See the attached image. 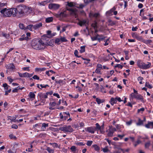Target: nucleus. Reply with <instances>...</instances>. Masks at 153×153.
Segmentation results:
<instances>
[{
  "label": "nucleus",
  "mask_w": 153,
  "mask_h": 153,
  "mask_svg": "<svg viewBox=\"0 0 153 153\" xmlns=\"http://www.w3.org/2000/svg\"><path fill=\"white\" fill-rule=\"evenodd\" d=\"M59 115L61 119H62L63 120H66V119L68 117V116H65V115L63 116V115L61 113H60Z\"/></svg>",
  "instance_id": "nucleus-28"
},
{
  "label": "nucleus",
  "mask_w": 153,
  "mask_h": 153,
  "mask_svg": "<svg viewBox=\"0 0 153 153\" xmlns=\"http://www.w3.org/2000/svg\"><path fill=\"white\" fill-rule=\"evenodd\" d=\"M46 69V68H36L35 69V70L37 71H42L45 70Z\"/></svg>",
  "instance_id": "nucleus-27"
},
{
  "label": "nucleus",
  "mask_w": 153,
  "mask_h": 153,
  "mask_svg": "<svg viewBox=\"0 0 153 153\" xmlns=\"http://www.w3.org/2000/svg\"><path fill=\"white\" fill-rule=\"evenodd\" d=\"M103 151L104 152H107L108 151V149L107 147L103 149Z\"/></svg>",
  "instance_id": "nucleus-63"
},
{
  "label": "nucleus",
  "mask_w": 153,
  "mask_h": 153,
  "mask_svg": "<svg viewBox=\"0 0 153 153\" xmlns=\"http://www.w3.org/2000/svg\"><path fill=\"white\" fill-rule=\"evenodd\" d=\"M20 89V87H18L14 89H13L12 90V92L13 93L17 92L18 90Z\"/></svg>",
  "instance_id": "nucleus-50"
},
{
  "label": "nucleus",
  "mask_w": 153,
  "mask_h": 153,
  "mask_svg": "<svg viewBox=\"0 0 153 153\" xmlns=\"http://www.w3.org/2000/svg\"><path fill=\"white\" fill-rule=\"evenodd\" d=\"M144 108H142L140 109H138L137 111L138 113L141 112V113H142V112L144 111Z\"/></svg>",
  "instance_id": "nucleus-49"
},
{
  "label": "nucleus",
  "mask_w": 153,
  "mask_h": 153,
  "mask_svg": "<svg viewBox=\"0 0 153 153\" xmlns=\"http://www.w3.org/2000/svg\"><path fill=\"white\" fill-rule=\"evenodd\" d=\"M137 65L140 68H143L144 65V63L141 61L140 60H138L137 62Z\"/></svg>",
  "instance_id": "nucleus-9"
},
{
  "label": "nucleus",
  "mask_w": 153,
  "mask_h": 153,
  "mask_svg": "<svg viewBox=\"0 0 153 153\" xmlns=\"http://www.w3.org/2000/svg\"><path fill=\"white\" fill-rule=\"evenodd\" d=\"M7 79L9 81L10 83H11L13 81V79H11V78L10 76L8 77H7Z\"/></svg>",
  "instance_id": "nucleus-61"
},
{
  "label": "nucleus",
  "mask_w": 153,
  "mask_h": 153,
  "mask_svg": "<svg viewBox=\"0 0 153 153\" xmlns=\"http://www.w3.org/2000/svg\"><path fill=\"white\" fill-rule=\"evenodd\" d=\"M9 137L11 139L16 140V137L12 134H10L9 135Z\"/></svg>",
  "instance_id": "nucleus-43"
},
{
  "label": "nucleus",
  "mask_w": 153,
  "mask_h": 153,
  "mask_svg": "<svg viewBox=\"0 0 153 153\" xmlns=\"http://www.w3.org/2000/svg\"><path fill=\"white\" fill-rule=\"evenodd\" d=\"M87 23V21L85 20H83L82 21H79L78 23V24L80 26H82L86 24Z\"/></svg>",
  "instance_id": "nucleus-14"
},
{
  "label": "nucleus",
  "mask_w": 153,
  "mask_h": 153,
  "mask_svg": "<svg viewBox=\"0 0 153 153\" xmlns=\"http://www.w3.org/2000/svg\"><path fill=\"white\" fill-rule=\"evenodd\" d=\"M132 35L133 37H134L135 38H137L138 36L135 33H132Z\"/></svg>",
  "instance_id": "nucleus-54"
},
{
  "label": "nucleus",
  "mask_w": 153,
  "mask_h": 153,
  "mask_svg": "<svg viewBox=\"0 0 153 153\" xmlns=\"http://www.w3.org/2000/svg\"><path fill=\"white\" fill-rule=\"evenodd\" d=\"M3 86L4 88V89L6 90L8 89L10 87L9 86L7 85V84L6 83L3 84Z\"/></svg>",
  "instance_id": "nucleus-40"
},
{
  "label": "nucleus",
  "mask_w": 153,
  "mask_h": 153,
  "mask_svg": "<svg viewBox=\"0 0 153 153\" xmlns=\"http://www.w3.org/2000/svg\"><path fill=\"white\" fill-rule=\"evenodd\" d=\"M49 144L52 145V147L53 148H59L60 146H59L58 144L56 143H49Z\"/></svg>",
  "instance_id": "nucleus-21"
},
{
  "label": "nucleus",
  "mask_w": 153,
  "mask_h": 153,
  "mask_svg": "<svg viewBox=\"0 0 153 153\" xmlns=\"http://www.w3.org/2000/svg\"><path fill=\"white\" fill-rule=\"evenodd\" d=\"M116 9L115 7H114L112 9H111L110 10L106 12V14L108 16H111L112 15V13Z\"/></svg>",
  "instance_id": "nucleus-15"
},
{
  "label": "nucleus",
  "mask_w": 153,
  "mask_h": 153,
  "mask_svg": "<svg viewBox=\"0 0 153 153\" xmlns=\"http://www.w3.org/2000/svg\"><path fill=\"white\" fill-rule=\"evenodd\" d=\"M29 39V38L27 36H25V35H23L21 36V37L19 38V40L20 41H22L24 40H28Z\"/></svg>",
  "instance_id": "nucleus-20"
},
{
  "label": "nucleus",
  "mask_w": 153,
  "mask_h": 153,
  "mask_svg": "<svg viewBox=\"0 0 153 153\" xmlns=\"http://www.w3.org/2000/svg\"><path fill=\"white\" fill-rule=\"evenodd\" d=\"M141 141L138 139L136 142L133 143V145L135 147H136L138 144L141 143Z\"/></svg>",
  "instance_id": "nucleus-31"
},
{
  "label": "nucleus",
  "mask_w": 153,
  "mask_h": 153,
  "mask_svg": "<svg viewBox=\"0 0 153 153\" xmlns=\"http://www.w3.org/2000/svg\"><path fill=\"white\" fill-rule=\"evenodd\" d=\"M67 10L71 12V14L74 16L75 18L77 17V10L76 9H73L71 8H67Z\"/></svg>",
  "instance_id": "nucleus-8"
},
{
  "label": "nucleus",
  "mask_w": 153,
  "mask_h": 153,
  "mask_svg": "<svg viewBox=\"0 0 153 153\" xmlns=\"http://www.w3.org/2000/svg\"><path fill=\"white\" fill-rule=\"evenodd\" d=\"M143 79V78L141 76H139L138 77L137 80L138 81H140V84H142L143 83L142 82V80Z\"/></svg>",
  "instance_id": "nucleus-47"
},
{
  "label": "nucleus",
  "mask_w": 153,
  "mask_h": 153,
  "mask_svg": "<svg viewBox=\"0 0 153 153\" xmlns=\"http://www.w3.org/2000/svg\"><path fill=\"white\" fill-rule=\"evenodd\" d=\"M146 120L145 118H144V120H141L140 119H139L138 120V122L137 123V124H143V121H145Z\"/></svg>",
  "instance_id": "nucleus-42"
},
{
  "label": "nucleus",
  "mask_w": 153,
  "mask_h": 153,
  "mask_svg": "<svg viewBox=\"0 0 153 153\" xmlns=\"http://www.w3.org/2000/svg\"><path fill=\"white\" fill-rule=\"evenodd\" d=\"M120 153H125L126 152L128 153L130 150L129 149H120Z\"/></svg>",
  "instance_id": "nucleus-25"
},
{
  "label": "nucleus",
  "mask_w": 153,
  "mask_h": 153,
  "mask_svg": "<svg viewBox=\"0 0 153 153\" xmlns=\"http://www.w3.org/2000/svg\"><path fill=\"white\" fill-rule=\"evenodd\" d=\"M70 149L73 153H75L76 151V147L75 146H72L71 147Z\"/></svg>",
  "instance_id": "nucleus-36"
},
{
  "label": "nucleus",
  "mask_w": 153,
  "mask_h": 153,
  "mask_svg": "<svg viewBox=\"0 0 153 153\" xmlns=\"http://www.w3.org/2000/svg\"><path fill=\"white\" fill-rule=\"evenodd\" d=\"M76 144L79 146H84L85 145V143H84L83 142H77L76 143Z\"/></svg>",
  "instance_id": "nucleus-52"
},
{
  "label": "nucleus",
  "mask_w": 153,
  "mask_h": 153,
  "mask_svg": "<svg viewBox=\"0 0 153 153\" xmlns=\"http://www.w3.org/2000/svg\"><path fill=\"white\" fill-rule=\"evenodd\" d=\"M42 23L39 22L38 24H36L33 25V29L36 30L39 29V28L42 27Z\"/></svg>",
  "instance_id": "nucleus-11"
},
{
  "label": "nucleus",
  "mask_w": 153,
  "mask_h": 153,
  "mask_svg": "<svg viewBox=\"0 0 153 153\" xmlns=\"http://www.w3.org/2000/svg\"><path fill=\"white\" fill-rule=\"evenodd\" d=\"M33 78L34 79L39 80V77L37 75H35L33 77Z\"/></svg>",
  "instance_id": "nucleus-62"
},
{
  "label": "nucleus",
  "mask_w": 153,
  "mask_h": 153,
  "mask_svg": "<svg viewBox=\"0 0 153 153\" xmlns=\"http://www.w3.org/2000/svg\"><path fill=\"white\" fill-rule=\"evenodd\" d=\"M16 10V8L7 9L6 8H4L1 10L0 11L2 14L6 17H9L11 15L14 17Z\"/></svg>",
  "instance_id": "nucleus-2"
},
{
  "label": "nucleus",
  "mask_w": 153,
  "mask_h": 153,
  "mask_svg": "<svg viewBox=\"0 0 153 153\" xmlns=\"http://www.w3.org/2000/svg\"><path fill=\"white\" fill-rule=\"evenodd\" d=\"M150 145V142L148 141L145 143V147L146 148H148L149 147Z\"/></svg>",
  "instance_id": "nucleus-48"
},
{
  "label": "nucleus",
  "mask_w": 153,
  "mask_h": 153,
  "mask_svg": "<svg viewBox=\"0 0 153 153\" xmlns=\"http://www.w3.org/2000/svg\"><path fill=\"white\" fill-rule=\"evenodd\" d=\"M50 0H47L46 1H41V2H39L38 4L40 6H44L48 3L50 2Z\"/></svg>",
  "instance_id": "nucleus-12"
},
{
  "label": "nucleus",
  "mask_w": 153,
  "mask_h": 153,
  "mask_svg": "<svg viewBox=\"0 0 153 153\" xmlns=\"http://www.w3.org/2000/svg\"><path fill=\"white\" fill-rule=\"evenodd\" d=\"M40 97H41L42 98H43L44 99H46L48 98V94H47V93L45 94H41L39 95Z\"/></svg>",
  "instance_id": "nucleus-23"
},
{
  "label": "nucleus",
  "mask_w": 153,
  "mask_h": 153,
  "mask_svg": "<svg viewBox=\"0 0 153 153\" xmlns=\"http://www.w3.org/2000/svg\"><path fill=\"white\" fill-rule=\"evenodd\" d=\"M89 16L91 18H95L96 13H94L92 12H91L89 14Z\"/></svg>",
  "instance_id": "nucleus-33"
},
{
  "label": "nucleus",
  "mask_w": 153,
  "mask_h": 153,
  "mask_svg": "<svg viewBox=\"0 0 153 153\" xmlns=\"http://www.w3.org/2000/svg\"><path fill=\"white\" fill-rule=\"evenodd\" d=\"M25 16L24 5H21L19 6L18 9L16 8V13L14 17L18 18H21Z\"/></svg>",
  "instance_id": "nucleus-3"
},
{
  "label": "nucleus",
  "mask_w": 153,
  "mask_h": 153,
  "mask_svg": "<svg viewBox=\"0 0 153 153\" xmlns=\"http://www.w3.org/2000/svg\"><path fill=\"white\" fill-rule=\"evenodd\" d=\"M136 99L137 100H140L143 102L144 101L143 97L141 95L139 94H137Z\"/></svg>",
  "instance_id": "nucleus-17"
},
{
  "label": "nucleus",
  "mask_w": 153,
  "mask_h": 153,
  "mask_svg": "<svg viewBox=\"0 0 153 153\" xmlns=\"http://www.w3.org/2000/svg\"><path fill=\"white\" fill-rule=\"evenodd\" d=\"M48 125H42V126L41 127V130L43 131H45V130L46 127H48Z\"/></svg>",
  "instance_id": "nucleus-53"
},
{
  "label": "nucleus",
  "mask_w": 153,
  "mask_h": 153,
  "mask_svg": "<svg viewBox=\"0 0 153 153\" xmlns=\"http://www.w3.org/2000/svg\"><path fill=\"white\" fill-rule=\"evenodd\" d=\"M92 141H88L86 143L87 145L88 146H90L92 144Z\"/></svg>",
  "instance_id": "nucleus-58"
},
{
  "label": "nucleus",
  "mask_w": 153,
  "mask_h": 153,
  "mask_svg": "<svg viewBox=\"0 0 153 153\" xmlns=\"http://www.w3.org/2000/svg\"><path fill=\"white\" fill-rule=\"evenodd\" d=\"M114 67L115 68H120L121 69H122L123 66L122 65H120V64H117L116 65L114 66Z\"/></svg>",
  "instance_id": "nucleus-56"
},
{
  "label": "nucleus",
  "mask_w": 153,
  "mask_h": 153,
  "mask_svg": "<svg viewBox=\"0 0 153 153\" xmlns=\"http://www.w3.org/2000/svg\"><path fill=\"white\" fill-rule=\"evenodd\" d=\"M109 128L107 131V135L108 137H112L113 136L114 132L116 131V129L114 128H113L111 126H109Z\"/></svg>",
  "instance_id": "nucleus-5"
},
{
  "label": "nucleus",
  "mask_w": 153,
  "mask_h": 153,
  "mask_svg": "<svg viewBox=\"0 0 153 153\" xmlns=\"http://www.w3.org/2000/svg\"><path fill=\"white\" fill-rule=\"evenodd\" d=\"M9 68L11 69H14L15 68V66L13 64H9Z\"/></svg>",
  "instance_id": "nucleus-57"
},
{
  "label": "nucleus",
  "mask_w": 153,
  "mask_h": 153,
  "mask_svg": "<svg viewBox=\"0 0 153 153\" xmlns=\"http://www.w3.org/2000/svg\"><path fill=\"white\" fill-rule=\"evenodd\" d=\"M111 100L115 104L117 102V100L116 99V98L115 99H114V98H111Z\"/></svg>",
  "instance_id": "nucleus-59"
},
{
  "label": "nucleus",
  "mask_w": 153,
  "mask_h": 153,
  "mask_svg": "<svg viewBox=\"0 0 153 153\" xmlns=\"http://www.w3.org/2000/svg\"><path fill=\"white\" fill-rule=\"evenodd\" d=\"M7 5V3H0V9L3 7L6 6Z\"/></svg>",
  "instance_id": "nucleus-35"
},
{
  "label": "nucleus",
  "mask_w": 153,
  "mask_h": 153,
  "mask_svg": "<svg viewBox=\"0 0 153 153\" xmlns=\"http://www.w3.org/2000/svg\"><path fill=\"white\" fill-rule=\"evenodd\" d=\"M26 30L28 29L30 31H32L33 29V25H29L26 27Z\"/></svg>",
  "instance_id": "nucleus-22"
},
{
  "label": "nucleus",
  "mask_w": 153,
  "mask_h": 153,
  "mask_svg": "<svg viewBox=\"0 0 153 153\" xmlns=\"http://www.w3.org/2000/svg\"><path fill=\"white\" fill-rule=\"evenodd\" d=\"M78 52L77 50H75L74 51V54L75 56L78 57H80V56H78Z\"/></svg>",
  "instance_id": "nucleus-60"
},
{
  "label": "nucleus",
  "mask_w": 153,
  "mask_h": 153,
  "mask_svg": "<svg viewBox=\"0 0 153 153\" xmlns=\"http://www.w3.org/2000/svg\"><path fill=\"white\" fill-rule=\"evenodd\" d=\"M60 17H65L66 16V12L65 11L61 12L59 14Z\"/></svg>",
  "instance_id": "nucleus-39"
},
{
  "label": "nucleus",
  "mask_w": 153,
  "mask_h": 153,
  "mask_svg": "<svg viewBox=\"0 0 153 153\" xmlns=\"http://www.w3.org/2000/svg\"><path fill=\"white\" fill-rule=\"evenodd\" d=\"M32 48L36 50L44 49L45 46V44L42 40H33L31 44Z\"/></svg>",
  "instance_id": "nucleus-1"
},
{
  "label": "nucleus",
  "mask_w": 153,
  "mask_h": 153,
  "mask_svg": "<svg viewBox=\"0 0 153 153\" xmlns=\"http://www.w3.org/2000/svg\"><path fill=\"white\" fill-rule=\"evenodd\" d=\"M85 130L91 133H94V130L92 127L87 128H86Z\"/></svg>",
  "instance_id": "nucleus-19"
},
{
  "label": "nucleus",
  "mask_w": 153,
  "mask_h": 153,
  "mask_svg": "<svg viewBox=\"0 0 153 153\" xmlns=\"http://www.w3.org/2000/svg\"><path fill=\"white\" fill-rule=\"evenodd\" d=\"M59 130H61L64 132H72L73 131V129L71 127V126H66L65 127H61L59 128H55V131H59Z\"/></svg>",
  "instance_id": "nucleus-4"
},
{
  "label": "nucleus",
  "mask_w": 153,
  "mask_h": 153,
  "mask_svg": "<svg viewBox=\"0 0 153 153\" xmlns=\"http://www.w3.org/2000/svg\"><path fill=\"white\" fill-rule=\"evenodd\" d=\"M67 5L71 7H72L75 6V4L73 2H68Z\"/></svg>",
  "instance_id": "nucleus-34"
},
{
  "label": "nucleus",
  "mask_w": 153,
  "mask_h": 153,
  "mask_svg": "<svg viewBox=\"0 0 153 153\" xmlns=\"http://www.w3.org/2000/svg\"><path fill=\"white\" fill-rule=\"evenodd\" d=\"M145 86L148 87L149 89H151L153 88L152 85L150 84L148 82H146Z\"/></svg>",
  "instance_id": "nucleus-32"
},
{
  "label": "nucleus",
  "mask_w": 153,
  "mask_h": 153,
  "mask_svg": "<svg viewBox=\"0 0 153 153\" xmlns=\"http://www.w3.org/2000/svg\"><path fill=\"white\" fill-rule=\"evenodd\" d=\"M19 26L20 29L24 30H26V27L24 26V25L23 24L20 23L19 24Z\"/></svg>",
  "instance_id": "nucleus-38"
},
{
  "label": "nucleus",
  "mask_w": 153,
  "mask_h": 153,
  "mask_svg": "<svg viewBox=\"0 0 153 153\" xmlns=\"http://www.w3.org/2000/svg\"><path fill=\"white\" fill-rule=\"evenodd\" d=\"M85 46H82L80 47V50L79 51V52L81 53H82L85 51Z\"/></svg>",
  "instance_id": "nucleus-41"
},
{
  "label": "nucleus",
  "mask_w": 153,
  "mask_h": 153,
  "mask_svg": "<svg viewBox=\"0 0 153 153\" xmlns=\"http://www.w3.org/2000/svg\"><path fill=\"white\" fill-rule=\"evenodd\" d=\"M130 95L131 97H132L133 98H136L137 94H134V93H132Z\"/></svg>",
  "instance_id": "nucleus-55"
},
{
  "label": "nucleus",
  "mask_w": 153,
  "mask_h": 153,
  "mask_svg": "<svg viewBox=\"0 0 153 153\" xmlns=\"http://www.w3.org/2000/svg\"><path fill=\"white\" fill-rule=\"evenodd\" d=\"M60 41V38H56L55 40V42L56 44H57L58 45L60 44L59 42Z\"/></svg>",
  "instance_id": "nucleus-45"
},
{
  "label": "nucleus",
  "mask_w": 153,
  "mask_h": 153,
  "mask_svg": "<svg viewBox=\"0 0 153 153\" xmlns=\"http://www.w3.org/2000/svg\"><path fill=\"white\" fill-rule=\"evenodd\" d=\"M19 76L21 77H28V73L25 72L23 74H22L19 72L18 73Z\"/></svg>",
  "instance_id": "nucleus-13"
},
{
  "label": "nucleus",
  "mask_w": 153,
  "mask_h": 153,
  "mask_svg": "<svg viewBox=\"0 0 153 153\" xmlns=\"http://www.w3.org/2000/svg\"><path fill=\"white\" fill-rule=\"evenodd\" d=\"M0 33L1 34L2 36L4 37L7 39H9L10 35L9 34L6 33L4 32H0Z\"/></svg>",
  "instance_id": "nucleus-18"
},
{
  "label": "nucleus",
  "mask_w": 153,
  "mask_h": 153,
  "mask_svg": "<svg viewBox=\"0 0 153 153\" xmlns=\"http://www.w3.org/2000/svg\"><path fill=\"white\" fill-rule=\"evenodd\" d=\"M53 18L52 17H49L46 19L45 21L46 22L49 23L53 21Z\"/></svg>",
  "instance_id": "nucleus-30"
},
{
  "label": "nucleus",
  "mask_w": 153,
  "mask_h": 153,
  "mask_svg": "<svg viewBox=\"0 0 153 153\" xmlns=\"http://www.w3.org/2000/svg\"><path fill=\"white\" fill-rule=\"evenodd\" d=\"M25 16L32 12V8L30 7H28L24 5Z\"/></svg>",
  "instance_id": "nucleus-7"
},
{
  "label": "nucleus",
  "mask_w": 153,
  "mask_h": 153,
  "mask_svg": "<svg viewBox=\"0 0 153 153\" xmlns=\"http://www.w3.org/2000/svg\"><path fill=\"white\" fill-rule=\"evenodd\" d=\"M35 94L33 92H30L29 94V97L31 99L35 98Z\"/></svg>",
  "instance_id": "nucleus-29"
},
{
  "label": "nucleus",
  "mask_w": 153,
  "mask_h": 153,
  "mask_svg": "<svg viewBox=\"0 0 153 153\" xmlns=\"http://www.w3.org/2000/svg\"><path fill=\"white\" fill-rule=\"evenodd\" d=\"M91 26L92 27H94V32H96V22L94 21V22L92 23L91 25Z\"/></svg>",
  "instance_id": "nucleus-51"
},
{
  "label": "nucleus",
  "mask_w": 153,
  "mask_h": 153,
  "mask_svg": "<svg viewBox=\"0 0 153 153\" xmlns=\"http://www.w3.org/2000/svg\"><path fill=\"white\" fill-rule=\"evenodd\" d=\"M105 37L102 35H100L96 34V40H98L99 42L104 40Z\"/></svg>",
  "instance_id": "nucleus-10"
},
{
  "label": "nucleus",
  "mask_w": 153,
  "mask_h": 153,
  "mask_svg": "<svg viewBox=\"0 0 153 153\" xmlns=\"http://www.w3.org/2000/svg\"><path fill=\"white\" fill-rule=\"evenodd\" d=\"M105 43L104 44V45L105 46H106L108 45L109 43V39H108L105 41Z\"/></svg>",
  "instance_id": "nucleus-64"
},
{
  "label": "nucleus",
  "mask_w": 153,
  "mask_h": 153,
  "mask_svg": "<svg viewBox=\"0 0 153 153\" xmlns=\"http://www.w3.org/2000/svg\"><path fill=\"white\" fill-rule=\"evenodd\" d=\"M108 22L109 23V25L111 26H113L114 25H115L116 24L115 22L111 20H108Z\"/></svg>",
  "instance_id": "nucleus-37"
},
{
  "label": "nucleus",
  "mask_w": 153,
  "mask_h": 153,
  "mask_svg": "<svg viewBox=\"0 0 153 153\" xmlns=\"http://www.w3.org/2000/svg\"><path fill=\"white\" fill-rule=\"evenodd\" d=\"M60 41L61 42H66L67 41V40L64 37H61L60 38Z\"/></svg>",
  "instance_id": "nucleus-44"
},
{
  "label": "nucleus",
  "mask_w": 153,
  "mask_h": 153,
  "mask_svg": "<svg viewBox=\"0 0 153 153\" xmlns=\"http://www.w3.org/2000/svg\"><path fill=\"white\" fill-rule=\"evenodd\" d=\"M147 64H145L144 63L143 69H146L149 68L151 65V63L149 62H147Z\"/></svg>",
  "instance_id": "nucleus-16"
},
{
  "label": "nucleus",
  "mask_w": 153,
  "mask_h": 153,
  "mask_svg": "<svg viewBox=\"0 0 153 153\" xmlns=\"http://www.w3.org/2000/svg\"><path fill=\"white\" fill-rule=\"evenodd\" d=\"M105 101V100L103 99H100L98 98H96V102L98 104H100L101 103H103Z\"/></svg>",
  "instance_id": "nucleus-26"
},
{
  "label": "nucleus",
  "mask_w": 153,
  "mask_h": 153,
  "mask_svg": "<svg viewBox=\"0 0 153 153\" xmlns=\"http://www.w3.org/2000/svg\"><path fill=\"white\" fill-rule=\"evenodd\" d=\"M46 150L48 152V153H54V150L52 149L50 147H48L46 149Z\"/></svg>",
  "instance_id": "nucleus-24"
},
{
  "label": "nucleus",
  "mask_w": 153,
  "mask_h": 153,
  "mask_svg": "<svg viewBox=\"0 0 153 153\" xmlns=\"http://www.w3.org/2000/svg\"><path fill=\"white\" fill-rule=\"evenodd\" d=\"M147 128H153V125H144Z\"/></svg>",
  "instance_id": "nucleus-46"
},
{
  "label": "nucleus",
  "mask_w": 153,
  "mask_h": 153,
  "mask_svg": "<svg viewBox=\"0 0 153 153\" xmlns=\"http://www.w3.org/2000/svg\"><path fill=\"white\" fill-rule=\"evenodd\" d=\"M60 7L59 4L55 3H51L48 5V7L49 9L54 10L58 9Z\"/></svg>",
  "instance_id": "nucleus-6"
}]
</instances>
